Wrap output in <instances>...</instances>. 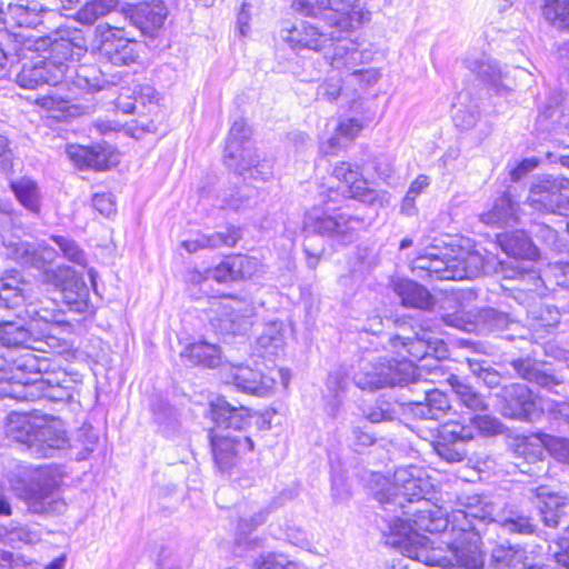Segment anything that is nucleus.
Masks as SVG:
<instances>
[{
	"mask_svg": "<svg viewBox=\"0 0 569 569\" xmlns=\"http://www.w3.org/2000/svg\"><path fill=\"white\" fill-rule=\"evenodd\" d=\"M389 343L403 358L396 361L379 357L365 362L355 376L359 388L376 390L420 380L432 383L442 381L446 372L440 356L445 355L446 348L430 331L421 329L413 336L397 335L389 339Z\"/></svg>",
	"mask_w": 569,
	"mask_h": 569,
	"instance_id": "nucleus-1",
	"label": "nucleus"
},
{
	"mask_svg": "<svg viewBox=\"0 0 569 569\" xmlns=\"http://www.w3.org/2000/svg\"><path fill=\"white\" fill-rule=\"evenodd\" d=\"M338 192L329 189L322 197L325 209L312 208L306 213L303 220V251L307 256V266L316 269L323 252V244L317 246L316 236L327 237L338 244L352 243L361 230L366 228V221L362 217L350 214L343 211H337L331 203H337Z\"/></svg>",
	"mask_w": 569,
	"mask_h": 569,
	"instance_id": "nucleus-2",
	"label": "nucleus"
},
{
	"mask_svg": "<svg viewBox=\"0 0 569 569\" xmlns=\"http://www.w3.org/2000/svg\"><path fill=\"white\" fill-rule=\"evenodd\" d=\"M250 128L244 120H236L229 131L224 150V162L244 178L266 181L272 177V164L262 159L257 149L246 144Z\"/></svg>",
	"mask_w": 569,
	"mask_h": 569,
	"instance_id": "nucleus-3",
	"label": "nucleus"
},
{
	"mask_svg": "<svg viewBox=\"0 0 569 569\" xmlns=\"http://www.w3.org/2000/svg\"><path fill=\"white\" fill-rule=\"evenodd\" d=\"M358 0H293L292 8L303 16L325 20L341 32L362 27L371 19V12L355 7Z\"/></svg>",
	"mask_w": 569,
	"mask_h": 569,
	"instance_id": "nucleus-4",
	"label": "nucleus"
},
{
	"mask_svg": "<svg viewBox=\"0 0 569 569\" xmlns=\"http://www.w3.org/2000/svg\"><path fill=\"white\" fill-rule=\"evenodd\" d=\"M388 522L391 536L415 535L419 531L435 533L452 527V513L448 516L442 508L423 499L412 506L408 505V509Z\"/></svg>",
	"mask_w": 569,
	"mask_h": 569,
	"instance_id": "nucleus-5",
	"label": "nucleus"
},
{
	"mask_svg": "<svg viewBox=\"0 0 569 569\" xmlns=\"http://www.w3.org/2000/svg\"><path fill=\"white\" fill-rule=\"evenodd\" d=\"M526 203L538 212L569 216V179L550 174L536 177Z\"/></svg>",
	"mask_w": 569,
	"mask_h": 569,
	"instance_id": "nucleus-6",
	"label": "nucleus"
},
{
	"mask_svg": "<svg viewBox=\"0 0 569 569\" xmlns=\"http://www.w3.org/2000/svg\"><path fill=\"white\" fill-rule=\"evenodd\" d=\"M422 469L416 466L401 467L395 471L392 483L386 491L377 493V500L382 505L408 509L425 499L428 481L422 478Z\"/></svg>",
	"mask_w": 569,
	"mask_h": 569,
	"instance_id": "nucleus-7",
	"label": "nucleus"
},
{
	"mask_svg": "<svg viewBox=\"0 0 569 569\" xmlns=\"http://www.w3.org/2000/svg\"><path fill=\"white\" fill-rule=\"evenodd\" d=\"M207 315L217 331L238 335L244 332L251 325L253 308L243 299L222 297L210 301Z\"/></svg>",
	"mask_w": 569,
	"mask_h": 569,
	"instance_id": "nucleus-8",
	"label": "nucleus"
},
{
	"mask_svg": "<svg viewBox=\"0 0 569 569\" xmlns=\"http://www.w3.org/2000/svg\"><path fill=\"white\" fill-rule=\"evenodd\" d=\"M43 282L53 284L61 290L63 302L70 311L80 315L93 312L86 282L70 267L59 266L56 269L46 270Z\"/></svg>",
	"mask_w": 569,
	"mask_h": 569,
	"instance_id": "nucleus-9",
	"label": "nucleus"
},
{
	"mask_svg": "<svg viewBox=\"0 0 569 569\" xmlns=\"http://www.w3.org/2000/svg\"><path fill=\"white\" fill-rule=\"evenodd\" d=\"M92 50L114 66H128L138 58L137 43L124 37L122 29L98 24Z\"/></svg>",
	"mask_w": 569,
	"mask_h": 569,
	"instance_id": "nucleus-10",
	"label": "nucleus"
},
{
	"mask_svg": "<svg viewBox=\"0 0 569 569\" xmlns=\"http://www.w3.org/2000/svg\"><path fill=\"white\" fill-rule=\"evenodd\" d=\"M54 480L42 468L33 469L28 475V483L19 493L34 513L59 512L64 507L62 501L54 498Z\"/></svg>",
	"mask_w": 569,
	"mask_h": 569,
	"instance_id": "nucleus-11",
	"label": "nucleus"
},
{
	"mask_svg": "<svg viewBox=\"0 0 569 569\" xmlns=\"http://www.w3.org/2000/svg\"><path fill=\"white\" fill-rule=\"evenodd\" d=\"M332 176L347 187L351 199L368 206L385 207L389 203L388 192L370 188L363 178L361 166L358 163L338 162L333 167Z\"/></svg>",
	"mask_w": 569,
	"mask_h": 569,
	"instance_id": "nucleus-12",
	"label": "nucleus"
},
{
	"mask_svg": "<svg viewBox=\"0 0 569 569\" xmlns=\"http://www.w3.org/2000/svg\"><path fill=\"white\" fill-rule=\"evenodd\" d=\"M219 375L226 385L258 397L267 396L276 385L273 378L242 363L226 361L221 365Z\"/></svg>",
	"mask_w": 569,
	"mask_h": 569,
	"instance_id": "nucleus-13",
	"label": "nucleus"
},
{
	"mask_svg": "<svg viewBox=\"0 0 569 569\" xmlns=\"http://www.w3.org/2000/svg\"><path fill=\"white\" fill-rule=\"evenodd\" d=\"M499 397L502 400L501 412L505 417L532 421L543 411L541 400L522 383L505 386Z\"/></svg>",
	"mask_w": 569,
	"mask_h": 569,
	"instance_id": "nucleus-14",
	"label": "nucleus"
},
{
	"mask_svg": "<svg viewBox=\"0 0 569 569\" xmlns=\"http://www.w3.org/2000/svg\"><path fill=\"white\" fill-rule=\"evenodd\" d=\"M211 451L214 463L220 472H229L237 466L241 456L253 450V441L250 437L238 433L210 432Z\"/></svg>",
	"mask_w": 569,
	"mask_h": 569,
	"instance_id": "nucleus-15",
	"label": "nucleus"
},
{
	"mask_svg": "<svg viewBox=\"0 0 569 569\" xmlns=\"http://www.w3.org/2000/svg\"><path fill=\"white\" fill-rule=\"evenodd\" d=\"M452 540L448 541V552L453 559V566H460L465 569H482L483 553L480 549L481 539L476 530L469 527H456L450 529Z\"/></svg>",
	"mask_w": 569,
	"mask_h": 569,
	"instance_id": "nucleus-16",
	"label": "nucleus"
},
{
	"mask_svg": "<svg viewBox=\"0 0 569 569\" xmlns=\"http://www.w3.org/2000/svg\"><path fill=\"white\" fill-rule=\"evenodd\" d=\"M69 70V64L56 60L39 59L24 63L16 74V83L23 89H37L42 84L56 86L62 81Z\"/></svg>",
	"mask_w": 569,
	"mask_h": 569,
	"instance_id": "nucleus-17",
	"label": "nucleus"
},
{
	"mask_svg": "<svg viewBox=\"0 0 569 569\" xmlns=\"http://www.w3.org/2000/svg\"><path fill=\"white\" fill-rule=\"evenodd\" d=\"M41 426L32 438L30 455L34 458H50L69 447L63 422L54 417H41Z\"/></svg>",
	"mask_w": 569,
	"mask_h": 569,
	"instance_id": "nucleus-18",
	"label": "nucleus"
},
{
	"mask_svg": "<svg viewBox=\"0 0 569 569\" xmlns=\"http://www.w3.org/2000/svg\"><path fill=\"white\" fill-rule=\"evenodd\" d=\"M63 373V380L58 378H39L21 386L14 397L22 400H37L46 398L50 401L69 402L73 398V387Z\"/></svg>",
	"mask_w": 569,
	"mask_h": 569,
	"instance_id": "nucleus-19",
	"label": "nucleus"
},
{
	"mask_svg": "<svg viewBox=\"0 0 569 569\" xmlns=\"http://www.w3.org/2000/svg\"><path fill=\"white\" fill-rule=\"evenodd\" d=\"M30 322L34 330V335L41 339L46 348L57 349L60 347V333L64 328L69 327L67 322L61 320V312L50 308H36L30 305L27 309Z\"/></svg>",
	"mask_w": 569,
	"mask_h": 569,
	"instance_id": "nucleus-20",
	"label": "nucleus"
},
{
	"mask_svg": "<svg viewBox=\"0 0 569 569\" xmlns=\"http://www.w3.org/2000/svg\"><path fill=\"white\" fill-rule=\"evenodd\" d=\"M281 38L295 51L306 49L321 51L328 47L330 41L335 40V32L327 34L311 23L300 21L290 28H283Z\"/></svg>",
	"mask_w": 569,
	"mask_h": 569,
	"instance_id": "nucleus-21",
	"label": "nucleus"
},
{
	"mask_svg": "<svg viewBox=\"0 0 569 569\" xmlns=\"http://www.w3.org/2000/svg\"><path fill=\"white\" fill-rule=\"evenodd\" d=\"M466 67L488 82L496 93L503 94L516 84L509 71L502 70L499 63L485 53L470 54L465 59Z\"/></svg>",
	"mask_w": 569,
	"mask_h": 569,
	"instance_id": "nucleus-22",
	"label": "nucleus"
},
{
	"mask_svg": "<svg viewBox=\"0 0 569 569\" xmlns=\"http://www.w3.org/2000/svg\"><path fill=\"white\" fill-rule=\"evenodd\" d=\"M66 154L80 169L106 170L119 162V154L103 146L70 144L66 148Z\"/></svg>",
	"mask_w": 569,
	"mask_h": 569,
	"instance_id": "nucleus-23",
	"label": "nucleus"
},
{
	"mask_svg": "<svg viewBox=\"0 0 569 569\" xmlns=\"http://www.w3.org/2000/svg\"><path fill=\"white\" fill-rule=\"evenodd\" d=\"M56 36L51 43L52 57L49 60L67 63L79 60L88 51L87 39L81 29L62 27L56 31Z\"/></svg>",
	"mask_w": 569,
	"mask_h": 569,
	"instance_id": "nucleus-24",
	"label": "nucleus"
},
{
	"mask_svg": "<svg viewBox=\"0 0 569 569\" xmlns=\"http://www.w3.org/2000/svg\"><path fill=\"white\" fill-rule=\"evenodd\" d=\"M211 418L218 429L226 433L230 430L241 431L246 429L251 421L250 410L246 407H233L224 398H218L210 403Z\"/></svg>",
	"mask_w": 569,
	"mask_h": 569,
	"instance_id": "nucleus-25",
	"label": "nucleus"
},
{
	"mask_svg": "<svg viewBox=\"0 0 569 569\" xmlns=\"http://www.w3.org/2000/svg\"><path fill=\"white\" fill-rule=\"evenodd\" d=\"M472 520L498 522V519L495 518V507L487 497L478 495L467 497L465 509L452 511L453 532L456 527L460 526H470V530H476Z\"/></svg>",
	"mask_w": 569,
	"mask_h": 569,
	"instance_id": "nucleus-26",
	"label": "nucleus"
},
{
	"mask_svg": "<svg viewBox=\"0 0 569 569\" xmlns=\"http://www.w3.org/2000/svg\"><path fill=\"white\" fill-rule=\"evenodd\" d=\"M530 492L539 500L538 508L545 526L556 528L568 513L567 498L550 490L547 486L532 488Z\"/></svg>",
	"mask_w": 569,
	"mask_h": 569,
	"instance_id": "nucleus-27",
	"label": "nucleus"
},
{
	"mask_svg": "<svg viewBox=\"0 0 569 569\" xmlns=\"http://www.w3.org/2000/svg\"><path fill=\"white\" fill-rule=\"evenodd\" d=\"M0 340L7 347H24L31 350L47 351L41 339L34 335L31 322L28 326L20 320L1 322Z\"/></svg>",
	"mask_w": 569,
	"mask_h": 569,
	"instance_id": "nucleus-28",
	"label": "nucleus"
},
{
	"mask_svg": "<svg viewBox=\"0 0 569 569\" xmlns=\"http://www.w3.org/2000/svg\"><path fill=\"white\" fill-rule=\"evenodd\" d=\"M39 423H41V417L22 412H11L7 418L4 427L6 437L10 441L24 446L30 452L32 438H34L38 427L41 426Z\"/></svg>",
	"mask_w": 569,
	"mask_h": 569,
	"instance_id": "nucleus-29",
	"label": "nucleus"
},
{
	"mask_svg": "<svg viewBox=\"0 0 569 569\" xmlns=\"http://www.w3.org/2000/svg\"><path fill=\"white\" fill-rule=\"evenodd\" d=\"M27 299V282L17 270H7L0 276V309L16 310Z\"/></svg>",
	"mask_w": 569,
	"mask_h": 569,
	"instance_id": "nucleus-30",
	"label": "nucleus"
},
{
	"mask_svg": "<svg viewBox=\"0 0 569 569\" xmlns=\"http://www.w3.org/2000/svg\"><path fill=\"white\" fill-rule=\"evenodd\" d=\"M183 362L190 366H203L208 368L221 367V350L218 345L199 340L189 343L180 352Z\"/></svg>",
	"mask_w": 569,
	"mask_h": 569,
	"instance_id": "nucleus-31",
	"label": "nucleus"
},
{
	"mask_svg": "<svg viewBox=\"0 0 569 569\" xmlns=\"http://www.w3.org/2000/svg\"><path fill=\"white\" fill-rule=\"evenodd\" d=\"M497 242L506 254L517 259L533 260L538 249L525 231L517 230L497 236Z\"/></svg>",
	"mask_w": 569,
	"mask_h": 569,
	"instance_id": "nucleus-32",
	"label": "nucleus"
},
{
	"mask_svg": "<svg viewBox=\"0 0 569 569\" xmlns=\"http://www.w3.org/2000/svg\"><path fill=\"white\" fill-rule=\"evenodd\" d=\"M329 43L333 46V51L331 56H326V58L332 68L351 72L361 63L362 53L352 40L340 39L335 36V40Z\"/></svg>",
	"mask_w": 569,
	"mask_h": 569,
	"instance_id": "nucleus-33",
	"label": "nucleus"
},
{
	"mask_svg": "<svg viewBox=\"0 0 569 569\" xmlns=\"http://www.w3.org/2000/svg\"><path fill=\"white\" fill-rule=\"evenodd\" d=\"M47 13L38 0H20L8 6L7 16L19 27L34 28L42 23Z\"/></svg>",
	"mask_w": 569,
	"mask_h": 569,
	"instance_id": "nucleus-34",
	"label": "nucleus"
},
{
	"mask_svg": "<svg viewBox=\"0 0 569 569\" xmlns=\"http://www.w3.org/2000/svg\"><path fill=\"white\" fill-rule=\"evenodd\" d=\"M519 204L509 193L497 198L491 208L480 216V220L489 226L502 227L515 222L518 217Z\"/></svg>",
	"mask_w": 569,
	"mask_h": 569,
	"instance_id": "nucleus-35",
	"label": "nucleus"
},
{
	"mask_svg": "<svg viewBox=\"0 0 569 569\" xmlns=\"http://www.w3.org/2000/svg\"><path fill=\"white\" fill-rule=\"evenodd\" d=\"M0 253L23 267H32L34 246L19 237L0 231Z\"/></svg>",
	"mask_w": 569,
	"mask_h": 569,
	"instance_id": "nucleus-36",
	"label": "nucleus"
},
{
	"mask_svg": "<svg viewBox=\"0 0 569 569\" xmlns=\"http://www.w3.org/2000/svg\"><path fill=\"white\" fill-rule=\"evenodd\" d=\"M391 537L390 545L398 547L406 557L428 566L431 546L426 536L415 533Z\"/></svg>",
	"mask_w": 569,
	"mask_h": 569,
	"instance_id": "nucleus-37",
	"label": "nucleus"
},
{
	"mask_svg": "<svg viewBox=\"0 0 569 569\" xmlns=\"http://www.w3.org/2000/svg\"><path fill=\"white\" fill-rule=\"evenodd\" d=\"M549 436L538 435L517 436L512 439L511 448L516 456L523 458L528 462H536L543 459L547 450Z\"/></svg>",
	"mask_w": 569,
	"mask_h": 569,
	"instance_id": "nucleus-38",
	"label": "nucleus"
},
{
	"mask_svg": "<svg viewBox=\"0 0 569 569\" xmlns=\"http://www.w3.org/2000/svg\"><path fill=\"white\" fill-rule=\"evenodd\" d=\"M168 16V8L160 1L140 3L134 12L136 23L144 32L160 28Z\"/></svg>",
	"mask_w": 569,
	"mask_h": 569,
	"instance_id": "nucleus-39",
	"label": "nucleus"
},
{
	"mask_svg": "<svg viewBox=\"0 0 569 569\" xmlns=\"http://www.w3.org/2000/svg\"><path fill=\"white\" fill-rule=\"evenodd\" d=\"M393 290L403 306L426 309L430 306L431 296L426 288L411 280L395 282Z\"/></svg>",
	"mask_w": 569,
	"mask_h": 569,
	"instance_id": "nucleus-40",
	"label": "nucleus"
},
{
	"mask_svg": "<svg viewBox=\"0 0 569 569\" xmlns=\"http://www.w3.org/2000/svg\"><path fill=\"white\" fill-rule=\"evenodd\" d=\"M425 400L416 401L417 411L426 419H438L450 408L447 395L439 389H423Z\"/></svg>",
	"mask_w": 569,
	"mask_h": 569,
	"instance_id": "nucleus-41",
	"label": "nucleus"
},
{
	"mask_svg": "<svg viewBox=\"0 0 569 569\" xmlns=\"http://www.w3.org/2000/svg\"><path fill=\"white\" fill-rule=\"evenodd\" d=\"M256 345L262 356H278L284 346L281 325L278 322L267 323L257 338Z\"/></svg>",
	"mask_w": 569,
	"mask_h": 569,
	"instance_id": "nucleus-42",
	"label": "nucleus"
},
{
	"mask_svg": "<svg viewBox=\"0 0 569 569\" xmlns=\"http://www.w3.org/2000/svg\"><path fill=\"white\" fill-rule=\"evenodd\" d=\"M10 188L17 200L29 211H40V196L37 183L29 178H21L10 182Z\"/></svg>",
	"mask_w": 569,
	"mask_h": 569,
	"instance_id": "nucleus-43",
	"label": "nucleus"
},
{
	"mask_svg": "<svg viewBox=\"0 0 569 569\" xmlns=\"http://www.w3.org/2000/svg\"><path fill=\"white\" fill-rule=\"evenodd\" d=\"M511 367L525 380L530 382H535L543 388H550L553 385H557V379L541 371L535 361L531 359H516L510 362Z\"/></svg>",
	"mask_w": 569,
	"mask_h": 569,
	"instance_id": "nucleus-44",
	"label": "nucleus"
},
{
	"mask_svg": "<svg viewBox=\"0 0 569 569\" xmlns=\"http://www.w3.org/2000/svg\"><path fill=\"white\" fill-rule=\"evenodd\" d=\"M513 323L508 313L493 308H486L476 315V326L479 332L503 331Z\"/></svg>",
	"mask_w": 569,
	"mask_h": 569,
	"instance_id": "nucleus-45",
	"label": "nucleus"
},
{
	"mask_svg": "<svg viewBox=\"0 0 569 569\" xmlns=\"http://www.w3.org/2000/svg\"><path fill=\"white\" fill-rule=\"evenodd\" d=\"M456 272L461 273L457 280L478 277L485 271L486 261L481 253L477 251H460L453 256Z\"/></svg>",
	"mask_w": 569,
	"mask_h": 569,
	"instance_id": "nucleus-46",
	"label": "nucleus"
},
{
	"mask_svg": "<svg viewBox=\"0 0 569 569\" xmlns=\"http://www.w3.org/2000/svg\"><path fill=\"white\" fill-rule=\"evenodd\" d=\"M443 380L450 385L452 391L465 407L475 411L487 409L482 396L476 392L470 386L462 382L457 376L450 375L447 378L445 376Z\"/></svg>",
	"mask_w": 569,
	"mask_h": 569,
	"instance_id": "nucleus-47",
	"label": "nucleus"
},
{
	"mask_svg": "<svg viewBox=\"0 0 569 569\" xmlns=\"http://www.w3.org/2000/svg\"><path fill=\"white\" fill-rule=\"evenodd\" d=\"M528 555L527 550L519 545H498L491 550V560L499 566L517 568L523 566Z\"/></svg>",
	"mask_w": 569,
	"mask_h": 569,
	"instance_id": "nucleus-48",
	"label": "nucleus"
},
{
	"mask_svg": "<svg viewBox=\"0 0 569 569\" xmlns=\"http://www.w3.org/2000/svg\"><path fill=\"white\" fill-rule=\"evenodd\" d=\"M117 4V0H91L78 11L77 18L82 23L92 24L99 18L111 12Z\"/></svg>",
	"mask_w": 569,
	"mask_h": 569,
	"instance_id": "nucleus-49",
	"label": "nucleus"
},
{
	"mask_svg": "<svg viewBox=\"0 0 569 569\" xmlns=\"http://www.w3.org/2000/svg\"><path fill=\"white\" fill-rule=\"evenodd\" d=\"M473 439L472 427L458 421H447L439 428L438 440L465 445Z\"/></svg>",
	"mask_w": 569,
	"mask_h": 569,
	"instance_id": "nucleus-50",
	"label": "nucleus"
},
{
	"mask_svg": "<svg viewBox=\"0 0 569 569\" xmlns=\"http://www.w3.org/2000/svg\"><path fill=\"white\" fill-rule=\"evenodd\" d=\"M543 14L559 28H569V0H546Z\"/></svg>",
	"mask_w": 569,
	"mask_h": 569,
	"instance_id": "nucleus-51",
	"label": "nucleus"
},
{
	"mask_svg": "<svg viewBox=\"0 0 569 569\" xmlns=\"http://www.w3.org/2000/svg\"><path fill=\"white\" fill-rule=\"evenodd\" d=\"M453 256L439 257L433 253L430 278L436 280H457L461 273L456 272Z\"/></svg>",
	"mask_w": 569,
	"mask_h": 569,
	"instance_id": "nucleus-52",
	"label": "nucleus"
},
{
	"mask_svg": "<svg viewBox=\"0 0 569 569\" xmlns=\"http://www.w3.org/2000/svg\"><path fill=\"white\" fill-rule=\"evenodd\" d=\"M501 528L510 533L532 535L536 531V525L528 516L518 512H510L508 517L498 520Z\"/></svg>",
	"mask_w": 569,
	"mask_h": 569,
	"instance_id": "nucleus-53",
	"label": "nucleus"
},
{
	"mask_svg": "<svg viewBox=\"0 0 569 569\" xmlns=\"http://www.w3.org/2000/svg\"><path fill=\"white\" fill-rule=\"evenodd\" d=\"M241 230L237 227H229L226 231L213 232L211 234H204L202 241L207 249H217L220 247H234L241 239Z\"/></svg>",
	"mask_w": 569,
	"mask_h": 569,
	"instance_id": "nucleus-54",
	"label": "nucleus"
},
{
	"mask_svg": "<svg viewBox=\"0 0 569 569\" xmlns=\"http://www.w3.org/2000/svg\"><path fill=\"white\" fill-rule=\"evenodd\" d=\"M202 279H213L217 282H227L237 280L236 276L231 271L230 257L223 260L220 264L214 268L206 269L204 274L199 271L192 273L191 280L200 282Z\"/></svg>",
	"mask_w": 569,
	"mask_h": 569,
	"instance_id": "nucleus-55",
	"label": "nucleus"
},
{
	"mask_svg": "<svg viewBox=\"0 0 569 569\" xmlns=\"http://www.w3.org/2000/svg\"><path fill=\"white\" fill-rule=\"evenodd\" d=\"M231 271L238 279L252 277L259 268V260L254 257H248L243 254H237L230 257Z\"/></svg>",
	"mask_w": 569,
	"mask_h": 569,
	"instance_id": "nucleus-56",
	"label": "nucleus"
},
{
	"mask_svg": "<svg viewBox=\"0 0 569 569\" xmlns=\"http://www.w3.org/2000/svg\"><path fill=\"white\" fill-rule=\"evenodd\" d=\"M433 448L437 455L448 462H460L467 456L465 445L458 442L437 440Z\"/></svg>",
	"mask_w": 569,
	"mask_h": 569,
	"instance_id": "nucleus-57",
	"label": "nucleus"
},
{
	"mask_svg": "<svg viewBox=\"0 0 569 569\" xmlns=\"http://www.w3.org/2000/svg\"><path fill=\"white\" fill-rule=\"evenodd\" d=\"M366 417L373 423L391 421L397 417V407L388 400L380 399L372 407L368 408Z\"/></svg>",
	"mask_w": 569,
	"mask_h": 569,
	"instance_id": "nucleus-58",
	"label": "nucleus"
},
{
	"mask_svg": "<svg viewBox=\"0 0 569 569\" xmlns=\"http://www.w3.org/2000/svg\"><path fill=\"white\" fill-rule=\"evenodd\" d=\"M472 431L477 429L485 437L496 436L503 432V425L499 419L489 415H478L470 419Z\"/></svg>",
	"mask_w": 569,
	"mask_h": 569,
	"instance_id": "nucleus-59",
	"label": "nucleus"
},
{
	"mask_svg": "<svg viewBox=\"0 0 569 569\" xmlns=\"http://www.w3.org/2000/svg\"><path fill=\"white\" fill-rule=\"evenodd\" d=\"M51 239L53 242L60 248L63 256L80 266H84L86 257L84 252L80 249V247L76 243V241L68 239L62 236H52Z\"/></svg>",
	"mask_w": 569,
	"mask_h": 569,
	"instance_id": "nucleus-60",
	"label": "nucleus"
},
{
	"mask_svg": "<svg viewBox=\"0 0 569 569\" xmlns=\"http://www.w3.org/2000/svg\"><path fill=\"white\" fill-rule=\"evenodd\" d=\"M452 118L457 127L461 128L462 130H468L472 128L478 121V107L476 104L457 107Z\"/></svg>",
	"mask_w": 569,
	"mask_h": 569,
	"instance_id": "nucleus-61",
	"label": "nucleus"
},
{
	"mask_svg": "<svg viewBox=\"0 0 569 569\" xmlns=\"http://www.w3.org/2000/svg\"><path fill=\"white\" fill-rule=\"evenodd\" d=\"M547 450L557 460L569 465V439L549 436L547 441Z\"/></svg>",
	"mask_w": 569,
	"mask_h": 569,
	"instance_id": "nucleus-62",
	"label": "nucleus"
},
{
	"mask_svg": "<svg viewBox=\"0 0 569 569\" xmlns=\"http://www.w3.org/2000/svg\"><path fill=\"white\" fill-rule=\"evenodd\" d=\"M57 254L58 253L53 248L44 243H40L37 247L34 246L32 267L37 269H44L56 260Z\"/></svg>",
	"mask_w": 569,
	"mask_h": 569,
	"instance_id": "nucleus-63",
	"label": "nucleus"
},
{
	"mask_svg": "<svg viewBox=\"0 0 569 569\" xmlns=\"http://www.w3.org/2000/svg\"><path fill=\"white\" fill-rule=\"evenodd\" d=\"M36 103L48 111L64 113L69 109V101L57 94H47L38 98Z\"/></svg>",
	"mask_w": 569,
	"mask_h": 569,
	"instance_id": "nucleus-64",
	"label": "nucleus"
}]
</instances>
